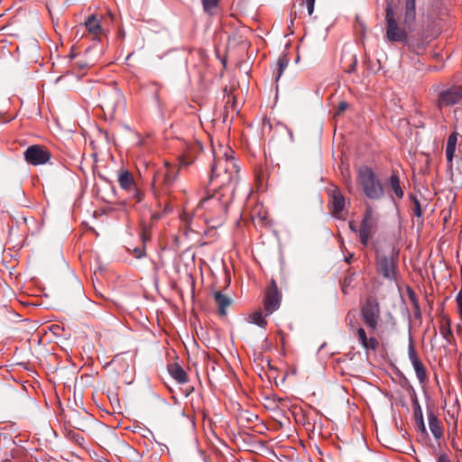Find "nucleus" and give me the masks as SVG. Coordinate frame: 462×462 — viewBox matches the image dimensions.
<instances>
[{
    "label": "nucleus",
    "mask_w": 462,
    "mask_h": 462,
    "mask_svg": "<svg viewBox=\"0 0 462 462\" xmlns=\"http://www.w3.org/2000/svg\"><path fill=\"white\" fill-rule=\"evenodd\" d=\"M214 162L211 166L209 184L214 190L230 192L234 196L239 180V167L229 146L218 145L213 149Z\"/></svg>",
    "instance_id": "1"
},
{
    "label": "nucleus",
    "mask_w": 462,
    "mask_h": 462,
    "mask_svg": "<svg viewBox=\"0 0 462 462\" xmlns=\"http://www.w3.org/2000/svg\"><path fill=\"white\" fill-rule=\"evenodd\" d=\"M233 197L230 192L213 189L209 194V190L206 189L205 197L200 199L194 215L203 218L212 228H217L224 223Z\"/></svg>",
    "instance_id": "2"
},
{
    "label": "nucleus",
    "mask_w": 462,
    "mask_h": 462,
    "mask_svg": "<svg viewBox=\"0 0 462 462\" xmlns=\"http://www.w3.org/2000/svg\"><path fill=\"white\" fill-rule=\"evenodd\" d=\"M358 181L368 199H379L383 196V188L370 167L363 166L358 169Z\"/></svg>",
    "instance_id": "3"
},
{
    "label": "nucleus",
    "mask_w": 462,
    "mask_h": 462,
    "mask_svg": "<svg viewBox=\"0 0 462 462\" xmlns=\"http://www.w3.org/2000/svg\"><path fill=\"white\" fill-rule=\"evenodd\" d=\"M457 135L456 132L450 134L446 144L448 171L453 182L462 181V158L455 156Z\"/></svg>",
    "instance_id": "4"
},
{
    "label": "nucleus",
    "mask_w": 462,
    "mask_h": 462,
    "mask_svg": "<svg viewBox=\"0 0 462 462\" xmlns=\"http://www.w3.org/2000/svg\"><path fill=\"white\" fill-rule=\"evenodd\" d=\"M100 106L105 112L115 115L116 112L125 109V97L123 93L115 87L103 90L100 94Z\"/></svg>",
    "instance_id": "5"
},
{
    "label": "nucleus",
    "mask_w": 462,
    "mask_h": 462,
    "mask_svg": "<svg viewBox=\"0 0 462 462\" xmlns=\"http://www.w3.org/2000/svg\"><path fill=\"white\" fill-rule=\"evenodd\" d=\"M386 32L385 37L389 42H404L408 38L406 30L398 25L395 12L392 3H387L385 8Z\"/></svg>",
    "instance_id": "6"
},
{
    "label": "nucleus",
    "mask_w": 462,
    "mask_h": 462,
    "mask_svg": "<svg viewBox=\"0 0 462 462\" xmlns=\"http://www.w3.org/2000/svg\"><path fill=\"white\" fill-rule=\"evenodd\" d=\"M398 266V252L394 253L393 248L389 254H377L376 270L384 279L396 281Z\"/></svg>",
    "instance_id": "7"
},
{
    "label": "nucleus",
    "mask_w": 462,
    "mask_h": 462,
    "mask_svg": "<svg viewBox=\"0 0 462 462\" xmlns=\"http://www.w3.org/2000/svg\"><path fill=\"white\" fill-rule=\"evenodd\" d=\"M377 220V216L372 207L367 206L358 229L359 240L364 246L368 245L370 237L375 233Z\"/></svg>",
    "instance_id": "8"
},
{
    "label": "nucleus",
    "mask_w": 462,
    "mask_h": 462,
    "mask_svg": "<svg viewBox=\"0 0 462 462\" xmlns=\"http://www.w3.org/2000/svg\"><path fill=\"white\" fill-rule=\"evenodd\" d=\"M117 181L120 188L125 191L129 197L140 202L143 199V192L137 186L133 174L125 169L118 171Z\"/></svg>",
    "instance_id": "9"
},
{
    "label": "nucleus",
    "mask_w": 462,
    "mask_h": 462,
    "mask_svg": "<svg viewBox=\"0 0 462 462\" xmlns=\"http://www.w3.org/2000/svg\"><path fill=\"white\" fill-rule=\"evenodd\" d=\"M361 317L365 325L372 331H375L380 319L379 303L374 299H368L361 308Z\"/></svg>",
    "instance_id": "10"
},
{
    "label": "nucleus",
    "mask_w": 462,
    "mask_h": 462,
    "mask_svg": "<svg viewBox=\"0 0 462 462\" xmlns=\"http://www.w3.org/2000/svg\"><path fill=\"white\" fill-rule=\"evenodd\" d=\"M24 160L32 166L47 163L51 154L47 148L39 144L30 145L23 152Z\"/></svg>",
    "instance_id": "11"
},
{
    "label": "nucleus",
    "mask_w": 462,
    "mask_h": 462,
    "mask_svg": "<svg viewBox=\"0 0 462 462\" xmlns=\"http://www.w3.org/2000/svg\"><path fill=\"white\" fill-rule=\"evenodd\" d=\"M282 293L279 291L276 282L273 279L265 290L263 297V308L265 316L273 314L281 306Z\"/></svg>",
    "instance_id": "12"
},
{
    "label": "nucleus",
    "mask_w": 462,
    "mask_h": 462,
    "mask_svg": "<svg viewBox=\"0 0 462 462\" xmlns=\"http://www.w3.org/2000/svg\"><path fill=\"white\" fill-rule=\"evenodd\" d=\"M462 100V85L453 86L439 94L438 106L439 109L451 106Z\"/></svg>",
    "instance_id": "13"
},
{
    "label": "nucleus",
    "mask_w": 462,
    "mask_h": 462,
    "mask_svg": "<svg viewBox=\"0 0 462 462\" xmlns=\"http://www.w3.org/2000/svg\"><path fill=\"white\" fill-rule=\"evenodd\" d=\"M88 31L94 38L98 37L103 33V28L100 23V19L95 15H89L84 23H79L76 26V35L80 32L84 34V32Z\"/></svg>",
    "instance_id": "14"
},
{
    "label": "nucleus",
    "mask_w": 462,
    "mask_h": 462,
    "mask_svg": "<svg viewBox=\"0 0 462 462\" xmlns=\"http://www.w3.org/2000/svg\"><path fill=\"white\" fill-rule=\"evenodd\" d=\"M408 355L409 359L416 373L418 380L420 381V383H424L427 378L426 368L423 363L420 361L411 340L410 341L408 346Z\"/></svg>",
    "instance_id": "15"
},
{
    "label": "nucleus",
    "mask_w": 462,
    "mask_h": 462,
    "mask_svg": "<svg viewBox=\"0 0 462 462\" xmlns=\"http://www.w3.org/2000/svg\"><path fill=\"white\" fill-rule=\"evenodd\" d=\"M355 335L357 337L358 343L366 350H375L378 346V340L374 337H367L365 330L363 328H356L355 329Z\"/></svg>",
    "instance_id": "16"
},
{
    "label": "nucleus",
    "mask_w": 462,
    "mask_h": 462,
    "mask_svg": "<svg viewBox=\"0 0 462 462\" xmlns=\"http://www.w3.org/2000/svg\"><path fill=\"white\" fill-rule=\"evenodd\" d=\"M416 19V0H405L403 24L410 28Z\"/></svg>",
    "instance_id": "17"
},
{
    "label": "nucleus",
    "mask_w": 462,
    "mask_h": 462,
    "mask_svg": "<svg viewBox=\"0 0 462 462\" xmlns=\"http://www.w3.org/2000/svg\"><path fill=\"white\" fill-rule=\"evenodd\" d=\"M330 204L334 216L338 217L345 208V198L339 190H334L331 194Z\"/></svg>",
    "instance_id": "18"
},
{
    "label": "nucleus",
    "mask_w": 462,
    "mask_h": 462,
    "mask_svg": "<svg viewBox=\"0 0 462 462\" xmlns=\"http://www.w3.org/2000/svg\"><path fill=\"white\" fill-rule=\"evenodd\" d=\"M168 371L171 376L180 384L187 383L189 380L185 370L176 363L169 365Z\"/></svg>",
    "instance_id": "19"
},
{
    "label": "nucleus",
    "mask_w": 462,
    "mask_h": 462,
    "mask_svg": "<svg viewBox=\"0 0 462 462\" xmlns=\"http://www.w3.org/2000/svg\"><path fill=\"white\" fill-rule=\"evenodd\" d=\"M213 298L218 309V314L220 316H226V308L231 305V299L221 291H214Z\"/></svg>",
    "instance_id": "20"
},
{
    "label": "nucleus",
    "mask_w": 462,
    "mask_h": 462,
    "mask_svg": "<svg viewBox=\"0 0 462 462\" xmlns=\"http://www.w3.org/2000/svg\"><path fill=\"white\" fill-rule=\"evenodd\" d=\"M200 149H201V145L199 143H195L188 146L186 152L180 157V164L181 165L190 164L195 158V153H197Z\"/></svg>",
    "instance_id": "21"
},
{
    "label": "nucleus",
    "mask_w": 462,
    "mask_h": 462,
    "mask_svg": "<svg viewBox=\"0 0 462 462\" xmlns=\"http://www.w3.org/2000/svg\"><path fill=\"white\" fill-rule=\"evenodd\" d=\"M429 427L435 439H439L442 437L443 430L440 421L433 412L428 414Z\"/></svg>",
    "instance_id": "22"
},
{
    "label": "nucleus",
    "mask_w": 462,
    "mask_h": 462,
    "mask_svg": "<svg viewBox=\"0 0 462 462\" xmlns=\"http://www.w3.org/2000/svg\"><path fill=\"white\" fill-rule=\"evenodd\" d=\"M439 332L447 340L452 336L450 319L445 314H443L440 319Z\"/></svg>",
    "instance_id": "23"
},
{
    "label": "nucleus",
    "mask_w": 462,
    "mask_h": 462,
    "mask_svg": "<svg viewBox=\"0 0 462 462\" xmlns=\"http://www.w3.org/2000/svg\"><path fill=\"white\" fill-rule=\"evenodd\" d=\"M390 187L398 199L403 198L404 193L400 184V179L395 173H393L390 177Z\"/></svg>",
    "instance_id": "24"
},
{
    "label": "nucleus",
    "mask_w": 462,
    "mask_h": 462,
    "mask_svg": "<svg viewBox=\"0 0 462 462\" xmlns=\"http://www.w3.org/2000/svg\"><path fill=\"white\" fill-rule=\"evenodd\" d=\"M220 0H201L204 11L209 15H215Z\"/></svg>",
    "instance_id": "25"
},
{
    "label": "nucleus",
    "mask_w": 462,
    "mask_h": 462,
    "mask_svg": "<svg viewBox=\"0 0 462 462\" xmlns=\"http://www.w3.org/2000/svg\"><path fill=\"white\" fill-rule=\"evenodd\" d=\"M265 315H263L261 310L254 311L249 316V320L251 323L259 326L260 328H265L267 325V321L265 319Z\"/></svg>",
    "instance_id": "26"
},
{
    "label": "nucleus",
    "mask_w": 462,
    "mask_h": 462,
    "mask_svg": "<svg viewBox=\"0 0 462 462\" xmlns=\"http://www.w3.org/2000/svg\"><path fill=\"white\" fill-rule=\"evenodd\" d=\"M288 62H289V60H288V59L286 58L285 55L280 56L278 58L277 63H276V69H277V75H276V78H275L276 81L279 80V79L282 75L284 69L287 68Z\"/></svg>",
    "instance_id": "27"
},
{
    "label": "nucleus",
    "mask_w": 462,
    "mask_h": 462,
    "mask_svg": "<svg viewBox=\"0 0 462 462\" xmlns=\"http://www.w3.org/2000/svg\"><path fill=\"white\" fill-rule=\"evenodd\" d=\"M177 171L172 168L166 164V171L163 176V183L166 186L171 185L176 177Z\"/></svg>",
    "instance_id": "28"
},
{
    "label": "nucleus",
    "mask_w": 462,
    "mask_h": 462,
    "mask_svg": "<svg viewBox=\"0 0 462 462\" xmlns=\"http://www.w3.org/2000/svg\"><path fill=\"white\" fill-rule=\"evenodd\" d=\"M414 416H415V419H416V421H417V424L423 430H425V425H424V421H423V416H422V411L420 408V406H418L417 409H415L414 411Z\"/></svg>",
    "instance_id": "29"
},
{
    "label": "nucleus",
    "mask_w": 462,
    "mask_h": 462,
    "mask_svg": "<svg viewBox=\"0 0 462 462\" xmlns=\"http://www.w3.org/2000/svg\"><path fill=\"white\" fill-rule=\"evenodd\" d=\"M353 281V275H349L345 277L343 282H342V292L344 294L348 293V287L350 286L351 282Z\"/></svg>",
    "instance_id": "30"
},
{
    "label": "nucleus",
    "mask_w": 462,
    "mask_h": 462,
    "mask_svg": "<svg viewBox=\"0 0 462 462\" xmlns=\"http://www.w3.org/2000/svg\"><path fill=\"white\" fill-rule=\"evenodd\" d=\"M456 301L457 305V312L462 320V289L458 291Z\"/></svg>",
    "instance_id": "31"
},
{
    "label": "nucleus",
    "mask_w": 462,
    "mask_h": 462,
    "mask_svg": "<svg viewBox=\"0 0 462 462\" xmlns=\"http://www.w3.org/2000/svg\"><path fill=\"white\" fill-rule=\"evenodd\" d=\"M414 215L418 217H420L422 216V209L420 208V204L419 200L414 198V208H413Z\"/></svg>",
    "instance_id": "32"
},
{
    "label": "nucleus",
    "mask_w": 462,
    "mask_h": 462,
    "mask_svg": "<svg viewBox=\"0 0 462 462\" xmlns=\"http://www.w3.org/2000/svg\"><path fill=\"white\" fill-rule=\"evenodd\" d=\"M308 14L311 15L314 11L315 0H305Z\"/></svg>",
    "instance_id": "33"
},
{
    "label": "nucleus",
    "mask_w": 462,
    "mask_h": 462,
    "mask_svg": "<svg viewBox=\"0 0 462 462\" xmlns=\"http://www.w3.org/2000/svg\"><path fill=\"white\" fill-rule=\"evenodd\" d=\"M134 254L136 258H141L144 254V249L143 247L141 248H135Z\"/></svg>",
    "instance_id": "34"
},
{
    "label": "nucleus",
    "mask_w": 462,
    "mask_h": 462,
    "mask_svg": "<svg viewBox=\"0 0 462 462\" xmlns=\"http://www.w3.org/2000/svg\"><path fill=\"white\" fill-rule=\"evenodd\" d=\"M438 462H451V461L446 454H441L438 457Z\"/></svg>",
    "instance_id": "35"
},
{
    "label": "nucleus",
    "mask_w": 462,
    "mask_h": 462,
    "mask_svg": "<svg viewBox=\"0 0 462 462\" xmlns=\"http://www.w3.org/2000/svg\"><path fill=\"white\" fill-rule=\"evenodd\" d=\"M349 228L351 229L352 232H355V233L358 232V229H359V228H357V226L355 221L349 222Z\"/></svg>",
    "instance_id": "36"
},
{
    "label": "nucleus",
    "mask_w": 462,
    "mask_h": 462,
    "mask_svg": "<svg viewBox=\"0 0 462 462\" xmlns=\"http://www.w3.org/2000/svg\"><path fill=\"white\" fill-rule=\"evenodd\" d=\"M346 107H347V104L346 102H341L338 105V113L345 111L346 109Z\"/></svg>",
    "instance_id": "37"
},
{
    "label": "nucleus",
    "mask_w": 462,
    "mask_h": 462,
    "mask_svg": "<svg viewBox=\"0 0 462 462\" xmlns=\"http://www.w3.org/2000/svg\"><path fill=\"white\" fill-rule=\"evenodd\" d=\"M356 60L354 58L353 63L347 72L351 73L356 69Z\"/></svg>",
    "instance_id": "38"
},
{
    "label": "nucleus",
    "mask_w": 462,
    "mask_h": 462,
    "mask_svg": "<svg viewBox=\"0 0 462 462\" xmlns=\"http://www.w3.org/2000/svg\"><path fill=\"white\" fill-rule=\"evenodd\" d=\"M190 217L189 215L184 213L183 216H182V220L186 222V224H189V221H190Z\"/></svg>",
    "instance_id": "39"
},
{
    "label": "nucleus",
    "mask_w": 462,
    "mask_h": 462,
    "mask_svg": "<svg viewBox=\"0 0 462 462\" xmlns=\"http://www.w3.org/2000/svg\"><path fill=\"white\" fill-rule=\"evenodd\" d=\"M252 417H254L256 420L258 419V417L256 415L251 413V414H249V416L246 417V420H252Z\"/></svg>",
    "instance_id": "40"
},
{
    "label": "nucleus",
    "mask_w": 462,
    "mask_h": 462,
    "mask_svg": "<svg viewBox=\"0 0 462 462\" xmlns=\"http://www.w3.org/2000/svg\"><path fill=\"white\" fill-rule=\"evenodd\" d=\"M351 257H352V255H350L349 257H346V262L349 263Z\"/></svg>",
    "instance_id": "41"
}]
</instances>
